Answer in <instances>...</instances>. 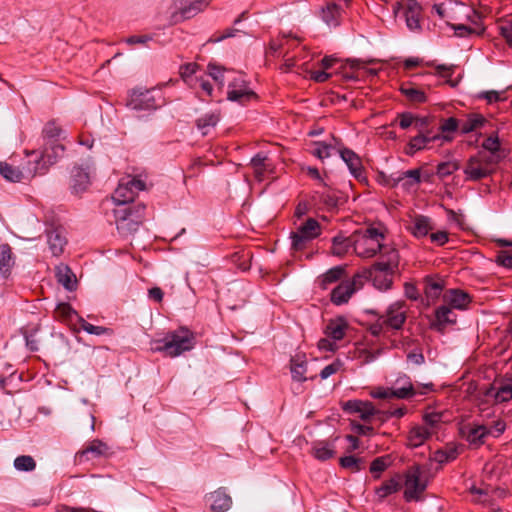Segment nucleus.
Masks as SVG:
<instances>
[{"label": "nucleus", "instance_id": "f03ea898", "mask_svg": "<svg viewBox=\"0 0 512 512\" xmlns=\"http://www.w3.org/2000/svg\"><path fill=\"white\" fill-rule=\"evenodd\" d=\"M162 341V352L169 357H177L194 348L196 336L188 328L180 327L168 333Z\"/></svg>", "mask_w": 512, "mask_h": 512}, {"label": "nucleus", "instance_id": "cd10ccee", "mask_svg": "<svg viewBox=\"0 0 512 512\" xmlns=\"http://www.w3.org/2000/svg\"><path fill=\"white\" fill-rule=\"evenodd\" d=\"M443 288L444 282L442 279L433 276H426L424 278V292L428 298H438Z\"/></svg>", "mask_w": 512, "mask_h": 512}, {"label": "nucleus", "instance_id": "bb28decb", "mask_svg": "<svg viewBox=\"0 0 512 512\" xmlns=\"http://www.w3.org/2000/svg\"><path fill=\"white\" fill-rule=\"evenodd\" d=\"M346 329V321L343 318H338L329 321L325 329V334L332 340L338 341L343 339Z\"/></svg>", "mask_w": 512, "mask_h": 512}, {"label": "nucleus", "instance_id": "09e8293b", "mask_svg": "<svg viewBox=\"0 0 512 512\" xmlns=\"http://www.w3.org/2000/svg\"><path fill=\"white\" fill-rule=\"evenodd\" d=\"M74 315L77 313L69 303L58 304L54 311L55 318L61 321H69Z\"/></svg>", "mask_w": 512, "mask_h": 512}, {"label": "nucleus", "instance_id": "f8f14e48", "mask_svg": "<svg viewBox=\"0 0 512 512\" xmlns=\"http://www.w3.org/2000/svg\"><path fill=\"white\" fill-rule=\"evenodd\" d=\"M108 454V445L99 439H94L84 449L77 452L76 459L82 463L94 458L106 457Z\"/></svg>", "mask_w": 512, "mask_h": 512}, {"label": "nucleus", "instance_id": "a878e982", "mask_svg": "<svg viewBox=\"0 0 512 512\" xmlns=\"http://www.w3.org/2000/svg\"><path fill=\"white\" fill-rule=\"evenodd\" d=\"M47 240L49 249L54 256H59L63 253L64 247L67 244V239L59 229H52L47 233Z\"/></svg>", "mask_w": 512, "mask_h": 512}, {"label": "nucleus", "instance_id": "603ef678", "mask_svg": "<svg viewBox=\"0 0 512 512\" xmlns=\"http://www.w3.org/2000/svg\"><path fill=\"white\" fill-rule=\"evenodd\" d=\"M198 69V65L196 63H188L186 65H183L180 67V76L184 82H186L188 85H193L195 82L194 75L196 74V71Z\"/></svg>", "mask_w": 512, "mask_h": 512}, {"label": "nucleus", "instance_id": "de8ad7c7", "mask_svg": "<svg viewBox=\"0 0 512 512\" xmlns=\"http://www.w3.org/2000/svg\"><path fill=\"white\" fill-rule=\"evenodd\" d=\"M61 132V127L56 123V121L51 120L45 124L42 130V135L44 139L53 142L58 139Z\"/></svg>", "mask_w": 512, "mask_h": 512}, {"label": "nucleus", "instance_id": "7c9ffc66", "mask_svg": "<svg viewBox=\"0 0 512 512\" xmlns=\"http://www.w3.org/2000/svg\"><path fill=\"white\" fill-rule=\"evenodd\" d=\"M345 272L344 266H335L330 268L326 273H324L318 280L319 286L322 289H327L328 286L332 283L337 282L341 279Z\"/></svg>", "mask_w": 512, "mask_h": 512}, {"label": "nucleus", "instance_id": "4468645a", "mask_svg": "<svg viewBox=\"0 0 512 512\" xmlns=\"http://www.w3.org/2000/svg\"><path fill=\"white\" fill-rule=\"evenodd\" d=\"M494 172V168L485 167L476 155L471 156L464 169L466 180L479 181L490 176Z\"/></svg>", "mask_w": 512, "mask_h": 512}, {"label": "nucleus", "instance_id": "72a5a7b5", "mask_svg": "<svg viewBox=\"0 0 512 512\" xmlns=\"http://www.w3.org/2000/svg\"><path fill=\"white\" fill-rule=\"evenodd\" d=\"M430 436L431 431L428 427L415 426L410 430L408 440L410 445L418 447L422 445Z\"/></svg>", "mask_w": 512, "mask_h": 512}, {"label": "nucleus", "instance_id": "5fc2aeb1", "mask_svg": "<svg viewBox=\"0 0 512 512\" xmlns=\"http://www.w3.org/2000/svg\"><path fill=\"white\" fill-rule=\"evenodd\" d=\"M476 156L479 158L480 162H482V164L488 168H494V166H496L503 158V156L498 153L487 154L483 151H479Z\"/></svg>", "mask_w": 512, "mask_h": 512}, {"label": "nucleus", "instance_id": "5701e85b", "mask_svg": "<svg viewBox=\"0 0 512 512\" xmlns=\"http://www.w3.org/2000/svg\"><path fill=\"white\" fill-rule=\"evenodd\" d=\"M461 433L470 444L480 446L484 443V439L490 431L484 425H476L474 427H463Z\"/></svg>", "mask_w": 512, "mask_h": 512}, {"label": "nucleus", "instance_id": "e2e57ef3", "mask_svg": "<svg viewBox=\"0 0 512 512\" xmlns=\"http://www.w3.org/2000/svg\"><path fill=\"white\" fill-rule=\"evenodd\" d=\"M342 366H343L342 361L339 359H336L334 362L325 366L321 370V372H320L321 379H327L331 375L337 373L341 369Z\"/></svg>", "mask_w": 512, "mask_h": 512}, {"label": "nucleus", "instance_id": "49530a36", "mask_svg": "<svg viewBox=\"0 0 512 512\" xmlns=\"http://www.w3.org/2000/svg\"><path fill=\"white\" fill-rule=\"evenodd\" d=\"M394 272V268L386 262V260L382 259L380 261L375 262L371 267L366 269V274L369 277L374 276L375 274H388L392 275Z\"/></svg>", "mask_w": 512, "mask_h": 512}, {"label": "nucleus", "instance_id": "c756f323", "mask_svg": "<svg viewBox=\"0 0 512 512\" xmlns=\"http://www.w3.org/2000/svg\"><path fill=\"white\" fill-rule=\"evenodd\" d=\"M268 157L264 152H259L250 160V165L253 168L254 176L258 181H262L264 173L266 172L269 164L267 163Z\"/></svg>", "mask_w": 512, "mask_h": 512}, {"label": "nucleus", "instance_id": "20e7f679", "mask_svg": "<svg viewBox=\"0 0 512 512\" xmlns=\"http://www.w3.org/2000/svg\"><path fill=\"white\" fill-rule=\"evenodd\" d=\"M146 181L138 177L126 176L120 179L112 199L119 206H130L140 191L146 190Z\"/></svg>", "mask_w": 512, "mask_h": 512}, {"label": "nucleus", "instance_id": "6e6552de", "mask_svg": "<svg viewBox=\"0 0 512 512\" xmlns=\"http://www.w3.org/2000/svg\"><path fill=\"white\" fill-rule=\"evenodd\" d=\"M49 149L45 150L36 158L34 167L28 170V175L34 177L35 175L45 174L49 167L56 162V159L60 157L64 152V146L61 144H52Z\"/></svg>", "mask_w": 512, "mask_h": 512}, {"label": "nucleus", "instance_id": "1a4fd4ad", "mask_svg": "<svg viewBox=\"0 0 512 512\" xmlns=\"http://www.w3.org/2000/svg\"><path fill=\"white\" fill-rule=\"evenodd\" d=\"M400 381H404L405 385L401 387L392 386L388 389L380 388L373 392L372 396L378 399H386L392 397L398 399H408L414 396L415 391L410 378L406 375H401L396 379L395 384L397 385Z\"/></svg>", "mask_w": 512, "mask_h": 512}, {"label": "nucleus", "instance_id": "39448f33", "mask_svg": "<svg viewBox=\"0 0 512 512\" xmlns=\"http://www.w3.org/2000/svg\"><path fill=\"white\" fill-rule=\"evenodd\" d=\"M208 6L206 0H174L167 9L170 24H176L190 19Z\"/></svg>", "mask_w": 512, "mask_h": 512}, {"label": "nucleus", "instance_id": "0e129e2a", "mask_svg": "<svg viewBox=\"0 0 512 512\" xmlns=\"http://www.w3.org/2000/svg\"><path fill=\"white\" fill-rule=\"evenodd\" d=\"M430 122L431 120L429 117L414 116L413 127L421 134L431 133L428 129Z\"/></svg>", "mask_w": 512, "mask_h": 512}, {"label": "nucleus", "instance_id": "69168bd1", "mask_svg": "<svg viewBox=\"0 0 512 512\" xmlns=\"http://www.w3.org/2000/svg\"><path fill=\"white\" fill-rule=\"evenodd\" d=\"M320 199L328 208H336L341 203V198L332 192L322 193Z\"/></svg>", "mask_w": 512, "mask_h": 512}, {"label": "nucleus", "instance_id": "f257e3e1", "mask_svg": "<svg viewBox=\"0 0 512 512\" xmlns=\"http://www.w3.org/2000/svg\"><path fill=\"white\" fill-rule=\"evenodd\" d=\"M144 210L142 205L116 207L113 213L118 232L123 236L136 232L144 220Z\"/></svg>", "mask_w": 512, "mask_h": 512}, {"label": "nucleus", "instance_id": "c03bdc74", "mask_svg": "<svg viewBox=\"0 0 512 512\" xmlns=\"http://www.w3.org/2000/svg\"><path fill=\"white\" fill-rule=\"evenodd\" d=\"M339 15L340 7L336 3H330L322 9V19L329 26L338 24Z\"/></svg>", "mask_w": 512, "mask_h": 512}, {"label": "nucleus", "instance_id": "393cba45", "mask_svg": "<svg viewBox=\"0 0 512 512\" xmlns=\"http://www.w3.org/2000/svg\"><path fill=\"white\" fill-rule=\"evenodd\" d=\"M89 183V175L86 171L79 167H75L72 169L70 186L73 193H82L83 191L86 190Z\"/></svg>", "mask_w": 512, "mask_h": 512}, {"label": "nucleus", "instance_id": "aec40b11", "mask_svg": "<svg viewBox=\"0 0 512 512\" xmlns=\"http://www.w3.org/2000/svg\"><path fill=\"white\" fill-rule=\"evenodd\" d=\"M353 294L354 283H349V281H342L331 291L330 299L331 302L335 305H343L349 301Z\"/></svg>", "mask_w": 512, "mask_h": 512}, {"label": "nucleus", "instance_id": "7ed1b4c3", "mask_svg": "<svg viewBox=\"0 0 512 512\" xmlns=\"http://www.w3.org/2000/svg\"><path fill=\"white\" fill-rule=\"evenodd\" d=\"M382 239L384 235L377 228H368L363 233L357 231L353 235L354 251L360 257H373L378 251H382Z\"/></svg>", "mask_w": 512, "mask_h": 512}, {"label": "nucleus", "instance_id": "4c0bfd02", "mask_svg": "<svg viewBox=\"0 0 512 512\" xmlns=\"http://www.w3.org/2000/svg\"><path fill=\"white\" fill-rule=\"evenodd\" d=\"M332 253L336 256H343L347 253L349 247L353 245V237L346 238L342 235H337L332 239Z\"/></svg>", "mask_w": 512, "mask_h": 512}, {"label": "nucleus", "instance_id": "58836bf2", "mask_svg": "<svg viewBox=\"0 0 512 512\" xmlns=\"http://www.w3.org/2000/svg\"><path fill=\"white\" fill-rule=\"evenodd\" d=\"M494 387L491 386L485 392L486 396H494L495 401L502 403L507 402L512 399V385L506 384L501 386L496 392H494Z\"/></svg>", "mask_w": 512, "mask_h": 512}, {"label": "nucleus", "instance_id": "2eb2a0df", "mask_svg": "<svg viewBox=\"0 0 512 512\" xmlns=\"http://www.w3.org/2000/svg\"><path fill=\"white\" fill-rule=\"evenodd\" d=\"M381 318L387 328L399 330L406 320V312L403 310V306L400 303H393L388 307L386 314L381 316Z\"/></svg>", "mask_w": 512, "mask_h": 512}, {"label": "nucleus", "instance_id": "052dcab7", "mask_svg": "<svg viewBox=\"0 0 512 512\" xmlns=\"http://www.w3.org/2000/svg\"><path fill=\"white\" fill-rule=\"evenodd\" d=\"M482 148L489 153H498L500 152V141L497 135H491L486 138L482 143Z\"/></svg>", "mask_w": 512, "mask_h": 512}, {"label": "nucleus", "instance_id": "f704fd0d", "mask_svg": "<svg viewBox=\"0 0 512 512\" xmlns=\"http://www.w3.org/2000/svg\"><path fill=\"white\" fill-rule=\"evenodd\" d=\"M432 229L430 225V219L425 216H417L413 221V225L410 230L415 237H425Z\"/></svg>", "mask_w": 512, "mask_h": 512}, {"label": "nucleus", "instance_id": "4be33fe9", "mask_svg": "<svg viewBox=\"0 0 512 512\" xmlns=\"http://www.w3.org/2000/svg\"><path fill=\"white\" fill-rule=\"evenodd\" d=\"M57 282L65 289L73 291L77 287V279L72 270L65 264H60L55 268Z\"/></svg>", "mask_w": 512, "mask_h": 512}, {"label": "nucleus", "instance_id": "37998d69", "mask_svg": "<svg viewBox=\"0 0 512 512\" xmlns=\"http://www.w3.org/2000/svg\"><path fill=\"white\" fill-rule=\"evenodd\" d=\"M13 265L12 250L9 244L0 245V272L7 273Z\"/></svg>", "mask_w": 512, "mask_h": 512}, {"label": "nucleus", "instance_id": "6e6d98bb", "mask_svg": "<svg viewBox=\"0 0 512 512\" xmlns=\"http://www.w3.org/2000/svg\"><path fill=\"white\" fill-rule=\"evenodd\" d=\"M458 168L459 164L456 161H446L438 164L436 173L440 178H444L451 175Z\"/></svg>", "mask_w": 512, "mask_h": 512}, {"label": "nucleus", "instance_id": "bf43d9fd", "mask_svg": "<svg viewBox=\"0 0 512 512\" xmlns=\"http://www.w3.org/2000/svg\"><path fill=\"white\" fill-rule=\"evenodd\" d=\"M333 149L334 148L331 145L325 142H315V149L313 151V155L323 160L331 156V151Z\"/></svg>", "mask_w": 512, "mask_h": 512}, {"label": "nucleus", "instance_id": "864d4df0", "mask_svg": "<svg viewBox=\"0 0 512 512\" xmlns=\"http://www.w3.org/2000/svg\"><path fill=\"white\" fill-rule=\"evenodd\" d=\"M14 467L19 471H32L35 469L36 463L31 456L22 455L14 460Z\"/></svg>", "mask_w": 512, "mask_h": 512}, {"label": "nucleus", "instance_id": "dca6fc26", "mask_svg": "<svg viewBox=\"0 0 512 512\" xmlns=\"http://www.w3.org/2000/svg\"><path fill=\"white\" fill-rule=\"evenodd\" d=\"M454 308L447 304L441 305L435 311V321L432 327L439 332H443L447 325L455 324L457 321V315L453 311Z\"/></svg>", "mask_w": 512, "mask_h": 512}, {"label": "nucleus", "instance_id": "ea45409f", "mask_svg": "<svg viewBox=\"0 0 512 512\" xmlns=\"http://www.w3.org/2000/svg\"><path fill=\"white\" fill-rule=\"evenodd\" d=\"M484 122L485 119L482 115L472 114L460 124V132L462 134H468L481 127Z\"/></svg>", "mask_w": 512, "mask_h": 512}, {"label": "nucleus", "instance_id": "6ab92c4d", "mask_svg": "<svg viewBox=\"0 0 512 512\" xmlns=\"http://www.w3.org/2000/svg\"><path fill=\"white\" fill-rule=\"evenodd\" d=\"M341 159L349 168L350 173L357 179L362 176L363 166L360 157L351 149L339 150Z\"/></svg>", "mask_w": 512, "mask_h": 512}, {"label": "nucleus", "instance_id": "e433bc0d", "mask_svg": "<svg viewBox=\"0 0 512 512\" xmlns=\"http://www.w3.org/2000/svg\"><path fill=\"white\" fill-rule=\"evenodd\" d=\"M459 452L457 446L448 444L444 449L437 450L434 454V460L440 464L450 462L457 458Z\"/></svg>", "mask_w": 512, "mask_h": 512}, {"label": "nucleus", "instance_id": "f3484780", "mask_svg": "<svg viewBox=\"0 0 512 512\" xmlns=\"http://www.w3.org/2000/svg\"><path fill=\"white\" fill-rule=\"evenodd\" d=\"M405 21L409 30L415 31L421 28L420 26V13L421 6L417 0H407L405 4Z\"/></svg>", "mask_w": 512, "mask_h": 512}, {"label": "nucleus", "instance_id": "338daca9", "mask_svg": "<svg viewBox=\"0 0 512 512\" xmlns=\"http://www.w3.org/2000/svg\"><path fill=\"white\" fill-rule=\"evenodd\" d=\"M496 263L507 269H512V254L508 251L502 250L496 256Z\"/></svg>", "mask_w": 512, "mask_h": 512}, {"label": "nucleus", "instance_id": "680f3d73", "mask_svg": "<svg viewBox=\"0 0 512 512\" xmlns=\"http://www.w3.org/2000/svg\"><path fill=\"white\" fill-rule=\"evenodd\" d=\"M381 258L386 260V262L389 263V265L392 266L394 269L398 267L399 254L396 249L385 248V250L382 252Z\"/></svg>", "mask_w": 512, "mask_h": 512}, {"label": "nucleus", "instance_id": "ddd939ff", "mask_svg": "<svg viewBox=\"0 0 512 512\" xmlns=\"http://www.w3.org/2000/svg\"><path fill=\"white\" fill-rule=\"evenodd\" d=\"M255 97L256 94L248 89L243 79H235L228 85L227 99L229 101L245 103Z\"/></svg>", "mask_w": 512, "mask_h": 512}, {"label": "nucleus", "instance_id": "a18cd8bd", "mask_svg": "<svg viewBox=\"0 0 512 512\" xmlns=\"http://www.w3.org/2000/svg\"><path fill=\"white\" fill-rule=\"evenodd\" d=\"M400 488L398 480L391 478L385 481L380 487L376 489V494L380 500H383L387 496L397 492Z\"/></svg>", "mask_w": 512, "mask_h": 512}, {"label": "nucleus", "instance_id": "8fccbe9b", "mask_svg": "<svg viewBox=\"0 0 512 512\" xmlns=\"http://www.w3.org/2000/svg\"><path fill=\"white\" fill-rule=\"evenodd\" d=\"M363 460L361 458H357L355 456H345L340 458V465L345 469H349L352 472H358L363 469Z\"/></svg>", "mask_w": 512, "mask_h": 512}, {"label": "nucleus", "instance_id": "3c124183", "mask_svg": "<svg viewBox=\"0 0 512 512\" xmlns=\"http://www.w3.org/2000/svg\"><path fill=\"white\" fill-rule=\"evenodd\" d=\"M389 464V456L377 457L371 462L370 472L375 478H379L380 474L387 469Z\"/></svg>", "mask_w": 512, "mask_h": 512}, {"label": "nucleus", "instance_id": "4d7b16f0", "mask_svg": "<svg viewBox=\"0 0 512 512\" xmlns=\"http://www.w3.org/2000/svg\"><path fill=\"white\" fill-rule=\"evenodd\" d=\"M373 281L375 287L381 290H387L392 285V275L388 274H375L369 277Z\"/></svg>", "mask_w": 512, "mask_h": 512}, {"label": "nucleus", "instance_id": "13d9d810", "mask_svg": "<svg viewBox=\"0 0 512 512\" xmlns=\"http://www.w3.org/2000/svg\"><path fill=\"white\" fill-rule=\"evenodd\" d=\"M80 326L81 328L86 331L88 334L93 335H103V334H109L111 333V329L103 327V326H95L83 318H80Z\"/></svg>", "mask_w": 512, "mask_h": 512}, {"label": "nucleus", "instance_id": "774afa93", "mask_svg": "<svg viewBox=\"0 0 512 512\" xmlns=\"http://www.w3.org/2000/svg\"><path fill=\"white\" fill-rule=\"evenodd\" d=\"M209 75L219 84L223 85L224 83V70L215 65V64H208L207 66Z\"/></svg>", "mask_w": 512, "mask_h": 512}, {"label": "nucleus", "instance_id": "0eeeda50", "mask_svg": "<svg viewBox=\"0 0 512 512\" xmlns=\"http://www.w3.org/2000/svg\"><path fill=\"white\" fill-rule=\"evenodd\" d=\"M321 232L319 222L314 218H308L296 232L291 234V247L295 251H301L306 248L307 244L318 237Z\"/></svg>", "mask_w": 512, "mask_h": 512}, {"label": "nucleus", "instance_id": "412c9836", "mask_svg": "<svg viewBox=\"0 0 512 512\" xmlns=\"http://www.w3.org/2000/svg\"><path fill=\"white\" fill-rule=\"evenodd\" d=\"M444 301L454 309L464 310L471 302V298L462 290L451 289L444 295Z\"/></svg>", "mask_w": 512, "mask_h": 512}, {"label": "nucleus", "instance_id": "b1692460", "mask_svg": "<svg viewBox=\"0 0 512 512\" xmlns=\"http://www.w3.org/2000/svg\"><path fill=\"white\" fill-rule=\"evenodd\" d=\"M439 134H421L418 133L415 137L411 138L409 141L407 148H406V154L408 155H414L417 151H420L426 147V145L430 142L436 141L440 139Z\"/></svg>", "mask_w": 512, "mask_h": 512}, {"label": "nucleus", "instance_id": "a211bd4d", "mask_svg": "<svg viewBox=\"0 0 512 512\" xmlns=\"http://www.w3.org/2000/svg\"><path fill=\"white\" fill-rule=\"evenodd\" d=\"M207 499L210 502L211 512H226L232 504L231 497L221 488L210 493Z\"/></svg>", "mask_w": 512, "mask_h": 512}, {"label": "nucleus", "instance_id": "c9c22d12", "mask_svg": "<svg viewBox=\"0 0 512 512\" xmlns=\"http://www.w3.org/2000/svg\"><path fill=\"white\" fill-rule=\"evenodd\" d=\"M218 122L219 115L212 112L199 117L196 120V126L203 135H207L210 128L215 127Z\"/></svg>", "mask_w": 512, "mask_h": 512}, {"label": "nucleus", "instance_id": "9d476101", "mask_svg": "<svg viewBox=\"0 0 512 512\" xmlns=\"http://www.w3.org/2000/svg\"><path fill=\"white\" fill-rule=\"evenodd\" d=\"M420 467H413L406 475V490L404 492V498L406 501H418L420 494L425 491L427 484L420 479Z\"/></svg>", "mask_w": 512, "mask_h": 512}, {"label": "nucleus", "instance_id": "9b49d317", "mask_svg": "<svg viewBox=\"0 0 512 512\" xmlns=\"http://www.w3.org/2000/svg\"><path fill=\"white\" fill-rule=\"evenodd\" d=\"M343 410L350 414H359L363 421H367L371 416H378L379 410H376L373 404L369 401L349 400L344 403Z\"/></svg>", "mask_w": 512, "mask_h": 512}, {"label": "nucleus", "instance_id": "423d86ee", "mask_svg": "<svg viewBox=\"0 0 512 512\" xmlns=\"http://www.w3.org/2000/svg\"><path fill=\"white\" fill-rule=\"evenodd\" d=\"M126 106L139 111H155L158 108L156 88L138 87L130 91Z\"/></svg>", "mask_w": 512, "mask_h": 512}, {"label": "nucleus", "instance_id": "79ce46f5", "mask_svg": "<svg viewBox=\"0 0 512 512\" xmlns=\"http://www.w3.org/2000/svg\"><path fill=\"white\" fill-rule=\"evenodd\" d=\"M401 92L408 100L414 103H424L427 100L425 92L412 85H403L401 87Z\"/></svg>", "mask_w": 512, "mask_h": 512}, {"label": "nucleus", "instance_id": "a19ab883", "mask_svg": "<svg viewBox=\"0 0 512 512\" xmlns=\"http://www.w3.org/2000/svg\"><path fill=\"white\" fill-rule=\"evenodd\" d=\"M0 174L11 182H20L24 177L21 170L6 162H0Z\"/></svg>", "mask_w": 512, "mask_h": 512}, {"label": "nucleus", "instance_id": "473e14b6", "mask_svg": "<svg viewBox=\"0 0 512 512\" xmlns=\"http://www.w3.org/2000/svg\"><path fill=\"white\" fill-rule=\"evenodd\" d=\"M312 455L320 460L325 461L334 457V447L325 441L316 442L311 449Z\"/></svg>", "mask_w": 512, "mask_h": 512}, {"label": "nucleus", "instance_id": "c85d7f7f", "mask_svg": "<svg viewBox=\"0 0 512 512\" xmlns=\"http://www.w3.org/2000/svg\"><path fill=\"white\" fill-rule=\"evenodd\" d=\"M290 371L292 374V378L298 382L306 381L305 373H306V361L304 356L296 355L291 358L290 361Z\"/></svg>", "mask_w": 512, "mask_h": 512}, {"label": "nucleus", "instance_id": "2f4dec72", "mask_svg": "<svg viewBox=\"0 0 512 512\" xmlns=\"http://www.w3.org/2000/svg\"><path fill=\"white\" fill-rule=\"evenodd\" d=\"M406 179L407 181L403 184L406 187L419 184L421 182V170L419 168L407 170L399 173L397 177L392 178L394 185Z\"/></svg>", "mask_w": 512, "mask_h": 512}]
</instances>
